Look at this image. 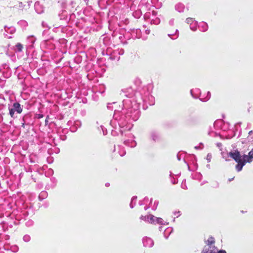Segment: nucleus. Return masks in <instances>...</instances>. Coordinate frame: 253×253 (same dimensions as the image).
Segmentation results:
<instances>
[{"instance_id": "dca6fc26", "label": "nucleus", "mask_w": 253, "mask_h": 253, "mask_svg": "<svg viewBox=\"0 0 253 253\" xmlns=\"http://www.w3.org/2000/svg\"><path fill=\"white\" fill-rule=\"evenodd\" d=\"M109 185V183H107L106 184V186H108Z\"/></svg>"}, {"instance_id": "9d476101", "label": "nucleus", "mask_w": 253, "mask_h": 253, "mask_svg": "<svg viewBox=\"0 0 253 253\" xmlns=\"http://www.w3.org/2000/svg\"><path fill=\"white\" fill-rule=\"evenodd\" d=\"M154 218H155L154 216H153V215L151 216L150 221H151V223L154 222Z\"/></svg>"}, {"instance_id": "2eb2a0df", "label": "nucleus", "mask_w": 253, "mask_h": 253, "mask_svg": "<svg viewBox=\"0 0 253 253\" xmlns=\"http://www.w3.org/2000/svg\"><path fill=\"white\" fill-rule=\"evenodd\" d=\"M125 155V152L123 153V154H121V156H123Z\"/></svg>"}, {"instance_id": "f8f14e48", "label": "nucleus", "mask_w": 253, "mask_h": 253, "mask_svg": "<svg viewBox=\"0 0 253 253\" xmlns=\"http://www.w3.org/2000/svg\"><path fill=\"white\" fill-rule=\"evenodd\" d=\"M158 223H161L162 219L160 218H156Z\"/></svg>"}, {"instance_id": "1a4fd4ad", "label": "nucleus", "mask_w": 253, "mask_h": 253, "mask_svg": "<svg viewBox=\"0 0 253 253\" xmlns=\"http://www.w3.org/2000/svg\"><path fill=\"white\" fill-rule=\"evenodd\" d=\"M248 156L250 157V159L252 160V159H253V151H250Z\"/></svg>"}, {"instance_id": "9b49d317", "label": "nucleus", "mask_w": 253, "mask_h": 253, "mask_svg": "<svg viewBox=\"0 0 253 253\" xmlns=\"http://www.w3.org/2000/svg\"><path fill=\"white\" fill-rule=\"evenodd\" d=\"M192 20V18H187L186 19V22L187 23H190Z\"/></svg>"}, {"instance_id": "39448f33", "label": "nucleus", "mask_w": 253, "mask_h": 253, "mask_svg": "<svg viewBox=\"0 0 253 253\" xmlns=\"http://www.w3.org/2000/svg\"><path fill=\"white\" fill-rule=\"evenodd\" d=\"M244 165V164H242V162L238 163L236 167L237 170L239 171L241 170Z\"/></svg>"}, {"instance_id": "f03ea898", "label": "nucleus", "mask_w": 253, "mask_h": 253, "mask_svg": "<svg viewBox=\"0 0 253 253\" xmlns=\"http://www.w3.org/2000/svg\"><path fill=\"white\" fill-rule=\"evenodd\" d=\"M12 109L18 114H20L23 110L20 104L17 102L13 104Z\"/></svg>"}, {"instance_id": "0eeeda50", "label": "nucleus", "mask_w": 253, "mask_h": 253, "mask_svg": "<svg viewBox=\"0 0 253 253\" xmlns=\"http://www.w3.org/2000/svg\"><path fill=\"white\" fill-rule=\"evenodd\" d=\"M9 114H10V116L12 118H14L15 111L12 108H9Z\"/></svg>"}, {"instance_id": "7ed1b4c3", "label": "nucleus", "mask_w": 253, "mask_h": 253, "mask_svg": "<svg viewBox=\"0 0 253 253\" xmlns=\"http://www.w3.org/2000/svg\"><path fill=\"white\" fill-rule=\"evenodd\" d=\"M242 163L244 164V165L247 162L250 163V162H252V160H251V159H250V157H249L248 155H243V156H242Z\"/></svg>"}, {"instance_id": "20e7f679", "label": "nucleus", "mask_w": 253, "mask_h": 253, "mask_svg": "<svg viewBox=\"0 0 253 253\" xmlns=\"http://www.w3.org/2000/svg\"><path fill=\"white\" fill-rule=\"evenodd\" d=\"M23 48V45L20 43H17L15 45V50L17 51H21L22 50Z\"/></svg>"}, {"instance_id": "a211bd4d", "label": "nucleus", "mask_w": 253, "mask_h": 253, "mask_svg": "<svg viewBox=\"0 0 253 253\" xmlns=\"http://www.w3.org/2000/svg\"><path fill=\"white\" fill-rule=\"evenodd\" d=\"M153 14H157V13H154Z\"/></svg>"}, {"instance_id": "f257e3e1", "label": "nucleus", "mask_w": 253, "mask_h": 253, "mask_svg": "<svg viewBox=\"0 0 253 253\" xmlns=\"http://www.w3.org/2000/svg\"><path fill=\"white\" fill-rule=\"evenodd\" d=\"M229 156L237 163L242 162V156L238 150L230 152Z\"/></svg>"}, {"instance_id": "ddd939ff", "label": "nucleus", "mask_w": 253, "mask_h": 253, "mask_svg": "<svg viewBox=\"0 0 253 253\" xmlns=\"http://www.w3.org/2000/svg\"><path fill=\"white\" fill-rule=\"evenodd\" d=\"M211 156L209 154L207 156V160L210 161L211 160Z\"/></svg>"}, {"instance_id": "6e6552de", "label": "nucleus", "mask_w": 253, "mask_h": 253, "mask_svg": "<svg viewBox=\"0 0 253 253\" xmlns=\"http://www.w3.org/2000/svg\"><path fill=\"white\" fill-rule=\"evenodd\" d=\"M23 240L25 242H28L30 240V237L29 235H25Z\"/></svg>"}, {"instance_id": "f3484780", "label": "nucleus", "mask_w": 253, "mask_h": 253, "mask_svg": "<svg viewBox=\"0 0 253 253\" xmlns=\"http://www.w3.org/2000/svg\"><path fill=\"white\" fill-rule=\"evenodd\" d=\"M122 91L123 93H125V90H124L123 89H122Z\"/></svg>"}, {"instance_id": "4468645a", "label": "nucleus", "mask_w": 253, "mask_h": 253, "mask_svg": "<svg viewBox=\"0 0 253 253\" xmlns=\"http://www.w3.org/2000/svg\"><path fill=\"white\" fill-rule=\"evenodd\" d=\"M22 126L23 128H24V127H25V124H24V123H23L22 124V126Z\"/></svg>"}, {"instance_id": "423d86ee", "label": "nucleus", "mask_w": 253, "mask_h": 253, "mask_svg": "<svg viewBox=\"0 0 253 253\" xmlns=\"http://www.w3.org/2000/svg\"><path fill=\"white\" fill-rule=\"evenodd\" d=\"M207 245L209 246L210 245H211L214 243V240L212 237H211L208 239L207 241Z\"/></svg>"}]
</instances>
